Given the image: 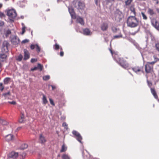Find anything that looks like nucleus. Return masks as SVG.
Returning <instances> with one entry per match:
<instances>
[{
    "label": "nucleus",
    "instance_id": "1",
    "mask_svg": "<svg viewBox=\"0 0 159 159\" xmlns=\"http://www.w3.org/2000/svg\"><path fill=\"white\" fill-rule=\"evenodd\" d=\"M109 50L114 59L121 66L125 69L129 67L128 63L123 58L120 57L117 53L115 52H113L111 49H109Z\"/></svg>",
    "mask_w": 159,
    "mask_h": 159
},
{
    "label": "nucleus",
    "instance_id": "2",
    "mask_svg": "<svg viewBox=\"0 0 159 159\" xmlns=\"http://www.w3.org/2000/svg\"><path fill=\"white\" fill-rule=\"evenodd\" d=\"M127 23L128 26L130 27L134 28L138 26L139 21L134 16H129L127 19Z\"/></svg>",
    "mask_w": 159,
    "mask_h": 159
},
{
    "label": "nucleus",
    "instance_id": "3",
    "mask_svg": "<svg viewBox=\"0 0 159 159\" xmlns=\"http://www.w3.org/2000/svg\"><path fill=\"white\" fill-rule=\"evenodd\" d=\"M132 70L137 74L143 73V66H136L132 68Z\"/></svg>",
    "mask_w": 159,
    "mask_h": 159
},
{
    "label": "nucleus",
    "instance_id": "4",
    "mask_svg": "<svg viewBox=\"0 0 159 159\" xmlns=\"http://www.w3.org/2000/svg\"><path fill=\"white\" fill-rule=\"evenodd\" d=\"M7 15L9 18L14 19L17 16V14L16 11L12 9L9 10L7 11Z\"/></svg>",
    "mask_w": 159,
    "mask_h": 159
},
{
    "label": "nucleus",
    "instance_id": "5",
    "mask_svg": "<svg viewBox=\"0 0 159 159\" xmlns=\"http://www.w3.org/2000/svg\"><path fill=\"white\" fill-rule=\"evenodd\" d=\"M9 43L6 41H4L3 43L2 47L1 48L2 52L3 53H6L8 52V46Z\"/></svg>",
    "mask_w": 159,
    "mask_h": 159
},
{
    "label": "nucleus",
    "instance_id": "6",
    "mask_svg": "<svg viewBox=\"0 0 159 159\" xmlns=\"http://www.w3.org/2000/svg\"><path fill=\"white\" fill-rule=\"evenodd\" d=\"M145 71L146 73H151L153 71V66L149 63H147L145 65Z\"/></svg>",
    "mask_w": 159,
    "mask_h": 159
},
{
    "label": "nucleus",
    "instance_id": "7",
    "mask_svg": "<svg viewBox=\"0 0 159 159\" xmlns=\"http://www.w3.org/2000/svg\"><path fill=\"white\" fill-rule=\"evenodd\" d=\"M151 22L152 25L157 30L159 31V24L157 21L155 19H152Z\"/></svg>",
    "mask_w": 159,
    "mask_h": 159
},
{
    "label": "nucleus",
    "instance_id": "8",
    "mask_svg": "<svg viewBox=\"0 0 159 159\" xmlns=\"http://www.w3.org/2000/svg\"><path fill=\"white\" fill-rule=\"evenodd\" d=\"M73 134L76 137V139L80 143H82L81 140L82 139V137L80 134L77 131L74 130L72 131Z\"/></svg>",
    "mask_w": 159,
    "mask_h": 159
},
{
    "label": "nucleus",
    "instance_id": "9",
    "mask_svg": "<svg viewBox=\"0 0 159 159\" xmlns=\"http://www.w3.org/2000/svg\"><path fill=\"white\" fill-rule=\"evenodd\" d=\"M46 141L47 140L45 137L42 134H40L39 139V142L42 144H44Z\"/></svg>",
    "mask_w": 159,
    "mask_h": 159
},
{
    "label": "nucleus",
    "instance_id": "10",
    "mask_svg": "<svg viewBox=\"0 0 159 159\" xmlns=\"http://www.w3.org/2000/svg\"><path fill=\"white\" fill-rule=\"evenodd\" d=\"M147 13L150 16H153L156 15L155 11L153 9L151 8H148Z\"/></svg>",
    "mask_w": 159,
    "mask_h": 159
},
{
    "label": "nucleus",
    "instance_id": "11",
    "mask_svg": "<svg viewBox=\"0 0 159 159\" xmlns=\"http://www.w3.org/2000/svg\"><path fill=\"white\" fill-rule=\"evenodd\" d=\"M115 19L116 20L120 21L123 17L122 14L120 12L115 14Z\"/></svg>",
    "mask_w": 159,
    "mask_h": 159
},
{
    "label": "nucleus",
    "instance_id": "12",
    "mask_svg": "<svg viewBox=\"0 0 159 159\" xmlns=\"http://www.w3.org/2000/svg\"><path fill=\"white\" fill-rule=\"evenodd\" d=\"M24 60H26L30 58V53L26 49L24 50Z\"/></svg>",
    "mask_w": 159,
    "mask_h": 159
},
{
    "label": "nucleus",
    "instance_id": "13",
    "mask_svg": "<svg viewBox=\"0 0 159 159\" xmlns=\"http://www.w3.org/2000/svg\"><path fill=\"white\" fill-rule=\"evenodd\" d=\"M150 89L151 92L154 98L156 99L159 100L158 96L155 89L154 88H151Z\"/></svg>",
    "mask_w": 159,
    "mask_h": 159
},
{
    "label": "nucleus",
    "instance_id": "14",
    "mask_svg": "<svg viewBox=\"0 0 159 159\" xmlns=\"http://www.w3.org/2000/svg\"><path fill=\"white\" fill-rule=\"evenodd\" d=\"M69 12L70 13L73 19H76V16L75 13L73 9L72 8H69Z\"/></svg>",
    "mask_w": 159,
    "mask_h": 159
},
{
    "label": "nucleus",
    "instance_id": "15",
    "mask_svg": "<svg viewBox=\"0 0 159 159\" xmlns=\"http://www.w3.org/2000/svg\"><path fill=\"white\" fill-rule=\"evenodd\" d=\"M18 155V153L14 152H12L10 154L9 157L11 158L14 159L17 157Z\"/></svg>",
    "mask_w": 159,
    "mask_h": 159
},
{
    "label": "nucleus",
    "instance_id": "16",
    "mask_svg": "<svg viewBox=\"0 0 159 159\" xmlns=\"http://www.w3.org/2000/svg\"><path fill=\"white\" fill-rule=\"evenodd\" d=\"M108 27V24L107 23H103L101 25V28L102 30L103 31L106 30Z\"/></svg>",
    "mask_w": 159,
    "mask_h": 159
},
{
    "label": "nucleus",
    "instance_id": "17",
    "mask_svg": "<svg viewBox=\"0 0 159 159\" xmlns=\"http://www.w3.org/2000/svg\"><path fill=\"white\" fill-rule=\"evenodd\" d=\"M13 135L11 134H9L5 136V139L7 141H9L12 140L13 139Z\"/></svg>",
    "mask_w": 159,
    "mask_h": 159
},
{
    "label": "nucleus",
    "instance_id": "18",
    "mask_svg": "<svg viewBox=\"0 0 159 159\" xmlns=\"http://www.w3.org/2000/svg\"><path fill=\"white\" fill-rule=\"evenodd\" d=\"M76 18L77 21L78 23H80L81 25H84V21L83 19L82 18H81L80 16H78V17H77V18L76 17Z\"/></svg>",
    "mask_w": 159,
    "mask_h": 159
},
{
    "label": "nucleus",
    "instance_id": "19",
    "mask_svg": "<svg viewBox=\"0 0 159 159\" xmlns=\"http://www.w3.org/2000/svg\"><path fill=\"white\" fill-rule=\"evenodd\" d=\"M67 146L64 143L61 146V149L60 151V152H65L67 150Z\"/></svg>",
    "mask_w": 159,
    "mask_h": 159
},
{
    "label": "nucleus",
    "instance_id": "20",
    "mask_svg": "<svg viewBox=\"0 0 159 159\" xmlns=\"http://www.w3.org/2000/svg\"><path fill=\"white\" fill-rule=\"evenodd\" d=\"M83 33L86 35H90L92 34V33L88 29H85L83 30Z\"/></svg>",
    "mask_w": 159,
    "mask_h": 159
},
{
    "label": "nucleus",
    "instance_id": "21",
    "mask_svg": "<svg viewBox=\"0 0 159 159\" xmlns=\"http://www.w3.org/2000/svg\"><path fill=\"white\" fill-rule=\"evenodd\" d=\"M78 9H83L85 7L84 3L81 2L80 1L78 2Z\"/></svg>",
    "mask_w": 159,
    "mask_h": 159
},
{
    "label": "nucleus",
    "instance_id": "22",
    "mask_svg": "<svg viewBox=\"0 0 159 159\" xmlns=\"http://www.w3.org/2000/svg\"><path fill=\"white\" fill-rule=\"evenodd\" d=\"M11 95V93L10 91H8L7 93H3L2 96L4 97L5 99L9 98V97Z\"/></svg>",
    "mask_w": 159,
    "mask_h": 159
},
{
    "label": "nucleus",
    "instance_id": "23",
    "mask_svg": "<svg viewBox=\"0 0 159 159\" xmlns=\"http://www.w3.org/2000/svg\"><path fill=\"white\" fill-rule=\"evenodd\" d=\"M7 58V56L4 54H0V58L2 62H3L5 61Z\"/></svg>",
    "mask_w": 159,
    "mask_h": 159
},
{
    "label": "nucleus",
    "instance_id": "24",
    "mask_svg": "<svg viewBox=\"0 0 159 159\" xmlns=\"http://www.w3.org/2000/svg\"><path fill=\"white\" fill-rule=\"evenodd\" d=\"M25 116L23 113H21L20 118L19 119V122L22 123L24 121Z\"/></svg>",
    "mask_w": 159,
    "mask_h": 159
},
{
    "label": "nucleus",
    "instance_id": "25",
    "mask_svg": "<svg viewBox=\"0 0 159 159\" xmlns=\"http://www.w3.org/2000/svg\"><path fill=\"white\" fill-rule=\"evenodd\" d=\"M147 81L148 86L150 88H152V80H149L148 77H147Z\"/></svg>",
    "mask_w": 159,
    "mask_h": 159
},
{
    "label": "nucleus",
    "instance_id": "26",
    "mask_svg": "<svg viewBox=\"0 0 159 159\" xmlns=\"http://www.w3.org/2000/svg\"><path fill=\"white\" fill-rule=\"evenodd\" d=\"M130 10L131 11V12H133L134 15V16H135L136 15V12L135 11V9L134 7V6H131L130 8Z\"/></svg>",
    "mask_w": 159,
    "mask_h": 159
},
{
    "label": "nucleus",
    "instance_id": "27",
    "mask_svg": "<svg viewBox=\"0 0 159 159\" xmlns=\"http://www.w3.org/2000/svg\"><path fill=\"white\" fill-rule=\"evenodd\" d=\"M11 78L9 77H6L4 80V84H7L10 81Z\"/></svg>",
    "mask_w": 159,
    "mask_h": 159
},
{
    "label": "nucleus",
    "instance_id": "28",
    "mask_svg": "<svg viewBox=\"0 0 159 159\" xmlns=\"http://www.w3.org/2000/svg\"><path fill=\"white\" fill-rule=\"evenodd\" d=\"M28 145L26 143L22 144L20 146V148L21 149L24 150L25 149L28 147Z\"/></svg>",
    "mask_w": 159,
    "mask_h": 159
},
{
    "label": "nucleus",
    "instance_id": "29",
    "mask_svg": "<svg viewBox=\"0 0 159 159\" xmlns=\"http://www.w3.org/2000/svg\"><path fill=\"white\" fill-rule=\"evenodd\" d=\"M43 103L44 104H45L48 102L46 97L44 95H43Z\"/></svg>",
    "mask_w": 159,
    "mask_h": 159
},
{
    "label": "nucleus",
    "instance_id": "30",
    "mask_svg": "<svg viewBox=\"0 0 159 159\" xmlns=\"http://www.w3.org/2000/svg\"><path fill=\"white\" fill-rule=\"evenodd\" d=\"M0 123L2 125H7L8 124V122L6 120H0Z\"/></svg>",
    "mask_w": 159,
    "mask_h": 159
},
{
    "label": "nucleus",
    "instance_id": "31",
    "mask_svg": "<svg viewBox=\"0 0 159 159\" xmlns=\"http://www.w3.org/2000/svg\"><path fill=\"white\" fill-rule=\"evenodd\" d=\"M38 69H39L40 71H42L43 68V66L40 64L39 63L38 64Z\"/></svg>",
    "mask_w": 159,
    "mask_h": 159
},
{
    "label": "nucleus",
    "instance_id": "32",
    "mask_svg": "<svg viewBox=\"0 0 159 159\" xmlns=\"http://www.w3.org/2000/svg\"><path fill=\"white\" fill-rule=\"evenodd\" d=\"M63 159H70V157L68 155L64 154L62 156Z\"/></svg>",
    "mask_w": 159,
    "mask_h": 159
},
{
    "label": "nucleus",
    "instance_id": "33",
    "mask_svg": "<svg viewBox=\"0 0 159 159\" xmlns=\"http://www.w3.org/2000/svg\"><path fill=\"white\" fill-rule=\"evenodd\" d=\"M141 14L142 15L143 19L145 20H147V17L143 12H141Z\"/></svg>",
    "mask_w": 159,
    "mask_h": 159
},
{
    "label": "nucleus",
    "instance_id": "34",
    "mask_svg": "<svg viewBox=\"0 0 159 159\" xmlns=\"http://www.w3.org/2000/svg\"><path fill=\"white\" fill-rule=\"evenodd\" d=\"M54 48L56 50H57L60 48V47L59 45H58L57 43L55 44L53 46Z\"/></svg>",
    "mask_w": 159,
    "mask_h": 159
},
{
    "label": "nucleus",
    "instance_id": "35",
    "mask_svg": "<svg viewBox=\"0 0 159 159\" xmlns=\"http://www.w3.org/2000/svg\"><path fill=\"white\" fill-rule=\"evenodd\" d=\"M50 77L49 75H46L43 77V79L44 80H47L49 79Z\"/></svg>",
    "mask_w": 159,
    "mask_h": 159
},
{
    "label": "nucleus",
    "instance_id": "36",
    "mask_svg": "<svg viewBox=\"0 0 159 159\" xmlns=\"http://www.w3.org/2000/svg\"><path fill=\"white\" fill-rule=\"evenodd\" d=\"M23 58V56L22 55L20 54L19 55L17 58V60L19 61H21Z\"/></svg>",
    "mask_w": 159,
    "mask_h": 159
},
{
    "label": "nucleus",
    "instance_id": "37",
    "mask_svg": "<svg viewBox=\"0 0 159 159\" xmlns=\"http://www.w3.org/2000/svg\"><path fill=\"white\" fill-rule=\"evenodd\" d=\"M62 126L66 129H67L68 128V125L66 122H64L62 124Z\"/></svg>",
    "mask_w": 159,
    "mask_h": 159
},
{
    "label": "nucleus",
    "instance_id": "38",
    "mask_svg": "<svg viewBox=\"0 0 159 159\" xmlns=\"http://www.w3.org/2000/svg\"><path fill=\"white\" fill-rule=\"evenodd\" d=\"M36 47V51L38 53H39L40 51V49L38 44L35 45Z\"/></svg>",
    "mask_w": 159,
    "mask_h": 159
},
{
    "label": "nucleus",
    "instance_id": "39",
    "mask_svg": "<svg viewBox=\"0 0 159 159\" xmlns=\"http://www.w3.org/2000/svg\"><path fill=\"white\" fill-rule=\"evenodd\" d=\"M111 30L114 33L116 32L117 30V29L116 27L114 26H113L111 28Z\"/></svg>",
    "mask_w": 159,
    "mask_h": 159
},
{
    "label": "nucleus",
    "instance_id": "40",
    "mask_svg": "<svg viewBox=\"0 0 159 159\" xmlns=\"http://www.w3.org/2000/svg\"><path fill=\"white\" fill-rule=\"evenodd\" d=\"M155 47L156 49L159 52V43L156 44Z\"/></svg>",
    "mask_w": 159,
    "mask_h": 159
},
{
    "label": "nucleus",
    "instance_id": "41",
    "mask_svg": "<svg viewBox=\"0 0 159 159\" xmlns=\"http://www.w3.org/2000/svg\"><path fill=\"white\" fill-rule=\"evenodd\" d=\"M122 37V35H115L114 36V39L119 38Z\"/></svg>",
    "mask_w": 159,
    "mask_h": 159
},
{
    "label": "nucleus",
    "instance_id": "42",
    "mask_svg": "<svg viewBox=\"0 0 159 159\" xmlns=\"http://www.w3.org/2000/svg\"><path fill=\"white\" fill-rule=\"evenodd\" d=\"M49 100L50 102V103L53 106H54L55 104L54 103V102L53 101V100L51 98H50L49 99Z\"/></svg>",
    "mask_w": 159,
    "mask_h": 159
},
{
    "label": "nucleus",
    "instance_id": "43",
    "mask_svg": "<svg viewBox=\"0 0 159 159\" xmlns=\"http://www.w3.org/2000/svg\"><path fill=\"white\" fill-rule=\"evenodd\" d=\"M26 27L25 26H23L22 29V34H24L25 32V29Z\"/></svg>",
    "mask_w": 159,
    "mask_h": 159
},
{
    "label": "nucleus",
    "instance_id": "44",
    "mask_svg": "<svg viewBox=\"0 0 159 159\" xmlns=\"http://www.w3.org/2000/svg\"><path fill=\"white\" fill-rule=\"evenodd\" d=\"M29 40L27 39H25L23 40L22 42V43H28L29 42Z\"/></svg>",
    "mask_w": 159,
    "mask_h": 159
},
{
    "label": "nucleus",
    "instance_id": "45",
    "mask_svg": "<svg viewBox=\"0 0 159 159\" xmlns=\"http://www.w3.org/2000/svg\"><path fill=\"white\" fill-rule=\"evenodd\" d=\"M20 159H24L25 158V155L24 154H23L22 155L19 156Z\"/></svg>",
    "mask_w": 159,
    "mask_h": 159
},
{
    "label": "nucleus",
    "instance_id": "46",
    "mask_svg": "<svg viewBox=\"0 0 159 159\" xmlns=\"http://www.w3.org/2000/svg\"><path fill=\"white\" fill-rule=\"evenodd\" d=\"M132 1H126L125 2L126 5H128L130 4Z\"/></svg>",
    "mask_w": 159,
    "mask_h": 159
},
{
    "label": "nucleus",
    "instance_id": "47",
    "mask_svg": "<svg viewBox=\"0 0 159 159\" xmlns=\"http://www.w3.org/2000/svg\"><path fill=\"white\" fill-rule=\"evenodd\" d=\"M11 34V31L10 30H7L6 32V36H8L9 34Z\"/></svg>",
    "mask_w": 159,
    "mask_h": 159
},
{
    "label": "nucleus",
    "instance_id": "48",
    "mask_svg": "<svg viewBox=\"0 0 159 159\" xmlns=\"http://www.w3.org/2000/svg\"><path fill=\"white\" fill-rule=\"evenodd\" d=\"M37 61V59L35 58H32L31 59V62L32 63H33L35 62H36Z\"/></svg>",
    "mask_w": 159,
    "mask_h": 159
},
{
    "label": "nucleus",
    "instance_id": "49",
    "mask_svg": "<svg viewBox=\"0 0 159 159\" xmlns=\"http://www.w3.org/2000/svg\"><path fill=\"white\" fill-rule=\"evenodd\" d=\"M36 47L35 45H34V44H31L30 46V48L31 49L33 50L34 49V48H35Z\"/></svg>",
    "mask_w": 159,
    "mask_h": 159
},
{
    "label": "nucleus",
    "instance_id": "50",
    "mask_svg": "<svg viewBox=\"0 0 159 159\" xmlns=\"http://www.w3.org/2000/svg\"><path fill=\"white\" fill-rule=\"evenodd\" d=\"M38 69V67H34L33 68H31V71H33L34 70H36Z\"/></svg>",
    "mask_w": 159,
    "mask_h": 159
},
{
    "label": "nucleus",
    "instance_id": "51",
    "mask_svg": "<svg viewBox=\"0 0 159 159\" xmlns=\"http://www.w3.org/2000/svg\"><path fill=\"white\" fill-rule=\"evenodd\" d=\"M64 52L63 51H61L60 52V55L61 57H63L64 55Z\"/></svg>",
    "mask_w": 159,
    "mask_h": 159
},
{
    "label": "nucleus",
    "instance_id": "52",
    "mask_svg": "<svg viewBox=\"0 0 159 159\" xmlns=\"http://www.w3.org/2000/svg\"><path fill=\"white\" fill-rule=\"evenodd\" d=\"M155 62L154 61H152L151 62H148L147 63H149L152 65L153 66V65L154 64Z\"/></svg>",
    "mask_w": 159,
    "mask_h": 159
},
{
    "label": "nucleus",
    "instance_id": "53",
    "mask_svg": "<svg viewBox=\"0 0 159 159\" xmlns=\"http://www.w3.org/2000/svg\"><path fill=\"white\" fill-rule=\"evenodd\" d=\"M9 103L11 104H13V105H15L16 103V102L15 101H13L11 102H9Z\"/></svg>",
    "mask_w": 159,
    "mask_h": 159
},
{
    "label": "nucleus",
    "instance_id": "54",
    "mask_svg": "<svg viewBox=\"0 0 159 159\" xmlns=\"http://www.w3.org/2000/svg\"><path fill=\"white\" fill-rule=\"evenodd\" d=\"M4 25V23L3 22L1 21H0V26H2Z\"/></svg>",
    "mask_w": 159,
    "mask_h": 159
},
{
    "label": "nucleus",
    "instance_id": "55",
    "mask_svg": "<svg viewBox=\"0 0 159 159\" xmlns=\"http://www.w3.org/2000/svg\"><path fill=\"white\" fill-rule=\"evenodd\" d=\"M4 14L3 13H0V16L1 17H4Z\"/></svg>",
    "mask_w": 159,
    "mask_h": 159
},
{
    "label": "nucleus",
    "instance_id": "56",
    "mask_svg": "<svg viewBox=\"0 0 159 159\" xmlns=\"http://www.w3.org/2000/svg\"><path fill=\"white\" fill-rule=\"evenodd\" d=\"M4 88V86H3L1 87L0 90L1 91H2Z\"/></svg>",
    "mask_w": 159,
    "mask_h": 159
},
{
    "label": "nucleus",
    "instance_id": "57",
    "mask_svg": "<svg viewBox=\"0 0 159 159\" xmlns=\"http://www.w3.org/2000/svg\"><path fill=\"white\" fill-rule=\"evenodd\" d=\"M51 86L52 87V90H54L55 89H56V87L55 86H53V85H51Z\"/></svg>",
    "mask_w": 159,
    "mask_h": 159
},
{
    "label": "nucleus",
    "instance_id": "58",
    "mask_svg": "<svg viewBox=\"0 0 159 159\" xmlns=\"http://www.w3.org/2000/svg\"><path fill=\"white\" fill-rule=\"evenodd\" d=\"M2 65L1 63V61H0V68H2Z\"/></svg>",
    "mask_w": 159,
    "mask_h": 159
},
{
    "label": "nucleus",
    "instance_id": "59",
    "mask_svg": "<svg viewBox=\"0 0 159 159\" xmlns=\"http://www.w3.org/2000/svg\"><path fill=\"white\" fill-rule=\"evenodd\" d=\"M158 13H159V8H157L156 9Z\"/></svg>",
    "mask_w": 159,
    "mask_h": 159
},
{
    "label": "nucleus",
    "instance_id": "60",
    "mask_svg": "<svg viewBox=\"0 0 159 159\" xmlns=\"http://www.w3.org/2000/svg\"><path fill=\"white\" fill-rule=\"evenodd\" d=\"M3 86V85L2 84V83H0V86L1 87L2 86Z\"/></svg>",
    "mask_w": 159,
    "mask_h": 159
},
{
    "label": "nucleus",
    "instance_id": "61",
    "mask_svg": "<svg viewBox=\"0 0 159 159\" xmlns=\"http://www.w3.org/2000/svg\"><path fill=\"white\" fill-rule=\"evenodd\" d=\"M59 49H60V50L61 51H63L62 48L61 47Z\"/></svg>",
    "mask_w": 159,
    "mask_h": 159
},
{
    "label": "nucleus",
    "instance_id": "62",
    "mask_svg": "<svg viewBox=\"0 0 159 159\" xmlns=\"http://www.w3.org/2000/svg\"><path fill=\"white\" fill-rule=\"evenodd\" d=\"M2 4L1 3H0V8L2 7Z\"/></svg>",
    "mask_w": 159,
    "mask_h": 159
},
{
    "label": "nucleus",
    "instance_id": "63",
    "mask_svg": "<svg viewBox=\"0 0 159 159\" xmlns=\"http://www.w3.org/2000/svg\"><path fill=\"white\" fill-rule=\"evenodd\" d=\"M97 2H98V1H97V0L95 1V3L96 5H97Z\"/></svg>",
    "mask_w": 159,
    "mask_h": 159
},
{
    "label": "nucleus",
    "instance_id": "64",
    "mask_svg": "<svg viewBox=\"0 0 159 159\" xmlns=\"http://www.w3.org/2000/svg\"><path fill=\"white\" fill-rule=\"evenodd\" d=\"M132 34L133 35H134V34Z\"/></svg>",
    "mask_w": 159,
    "mask_h": 159
}]
</instances>
